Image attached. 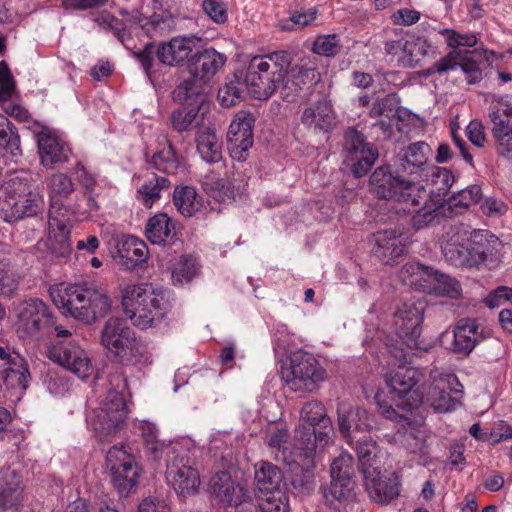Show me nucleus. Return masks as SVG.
<instances>
[{"instance_id":"obj_1","label":"nucleus","mask_w":512,"mask_h":512,"mask_svg":"<svg viewBox=\"0 0 512 512\" xmlns=\"http://www.w3.org/2000/svg\"><path fill=\"white\" fill-rule=\"evenodd\" d=\"M50 296L64 315L84 324L105 317L112 307L107 291L95 283L59 284L50 289Z\"/></svg>"},{"instance_id":"obj_2","label":"nucleus","mask_w":512,"mask_h":512,"mask_svg":"<svg viewBox=\"0 0 512 512\" xmlns=\"http://www.w3.org/2000/svg\"><path fill=\"white\" fill-rule=\"evenodd\" d=\"M121 303L125 315L134 326L148 329L169 313L173 293L152 283L128 284L121 289Z\"/></svg>"},{"instance_id":"obj_3","label":"nucleus","mask_w":512,"mask_h":512,"mask_svg":"<svg viewBox=\"0 0 512 512\" xmlns=\"http://www.w3.org/2000/svg\"><path fill=\"white\" fill-rule=\"evenodd\" d=\"M47 191L50 200L47 246L53 255L64 258L71 253L72 248L68 226L69 210L62 201L75 191V183L66 173L56 172L47 178Z\"/></svg>"},{"instance_id":"obj_4","label":"nucleus","mask_w":512,"mask_h":512,"mask_svg":"<svg viewBox=\"0 0 512 512\" xmlns=\"http://www.w3.org/2000/svg\"><path fill=\"white\" fill-rule=\"evenodd\" d=\"M333 434V425L325 406L318 401H309L300 411V423L295 430L296 448L303 457L307 469L315 466V453L318 448L327 446Z\"/></svg>"},{"instance_id":"obj_5","label":"nucleus","mask_w":512,"mask_h":512,"mask_svg":"<svg viewBox=\"0 0 512 512\" xmlns=\"http://www.w3.org/2000/svg\"><path fill=\"white\" fill-rule=\"evenodd\" d=\"M289 66L290 59L286 52L253 57L245 74L246 89L259 100H267L279 88L283 95L284 77Z\"/></svg>"},{"instance_id":"obj_6","label":"nucleus","mask_w":512,"mask_h":512,"mask_svg":"<svg viewBox=\"0 0 512 512\" xmlns=\"http://www.w3.org/2000/svg\"><path fill=\"white\" fill-rule=\"evenodd\" d=\"M112 389L88 417V423L101 442L109 441L125 425L127 406L124 391L128 390L127 379L122 374H115L110 379Z\"/></svg>"},{"instance_id":"obj_7","label":"nucleus","mask_w":512,"mask_h":512,"mask_svg":"<svg viewBox=\"0 0 512 512\" xmlns=\"http://www.w3.org/2000/svg\"><path fill=\"white\" fill-rule=\"evenodd\" d=\"M442 35L446 36L447 44L452 51L435 63L436 71L442 74L459 66L466 74L469 84L479 82L482 79V71L478 64L481 55L476 50L466 49L476 45V36L459 34L451 29H444Z\"/></svg>"},{"instance_id":"obj_8","label":"nucleus","mask_w":512,"mask_h":512,"mask_svg":"<svg viewBox=\"0 0 512 512\" xmlns=\"http://www.w3.org/2000/svg\"><path fill=\"white\" fill-rule=\"evenodd\" d=\"M95 21L99 26L104 28H110L113 30L114 35L118 40L128 49H130V33H127V29H141L149 37H155L170 32L175 27L174 17L166 12L160 14H153L150 18L142 16L140 13L135 12L122 24L120 27L118 19L111 16L108 13H102Z\"/></svg>"},{"instance_id":"obj_9","label":"nucleus","mask_w":512,"mask_h":512,"mask_svg":"<svg viewBox=\"0 0 512 512\" xmlns=\"http://www.w3.org/2000/svg\"><path fill=\"white\" fill-rule=\"evenodd\" d=\"M174 98L187 106L174 111L171 115L173 128L178 132L188 130L193 122L205 123V114L209 110L207 96L193 81H183L173 92Z\"/></svg>"},{"instance_id":"obj_10","label":"nucleus","mask_w":512,"mask_h":512,"mask_svg":"<svg viewBox=\"0 0 512 512\" xmlns=\"http://www.w3.org/2000/svg\"><path fill=\"white\" fill-rule=\"evenodd\" d=\"M201 39L196 36L173 37L168 42L161 43L157 49L152 43L145 45L144 49L134 52V57L141 63L146 73H149L154 63V55L165 65L174 66L184 63Z\"/></svg>"},{"instance_id":"obj_11","label":"nucleus","mask_w":512,"mask_h":512,"mask_svg":"<svg viewBox=\"0 0 512 512\" xmlns=\"http://www.w3.org/2000/svg\"><path fill=\"white\" fill-rule=\"evenodd\" d=\"M325 375L316 358L302 350L291 354L289 366L282 371L286 385L294 392H313Z\"/></svg>"},{"instance_id":"obj_12","label":"nucleus","mask_w":512,"mask_h":512,"mask_svg":"<svg viewBox=\"0 0 512 512\" xmlns=\"http://www.w3.org/2000/svg\"><path fill=\"white\" fill-rule=\"evenodd\" d=\"M101 344L119 362L133 363L141 355L134 331L119 318H109L101 331Z\"/></svg>"},{"instance_id":"obj_13","label":"nucleus","mask_w":512,"mask_h":512,"mask_svg":"<svg viewBox=\"0 0 512 512\" xmlns=\"http://www.w3.org/2000/svg\"><path fill=\"white\" fill-rule=\"evenodd\" d=\"M421 377L422 374L417 368L404 365L385 375L391 398L398 407L410 410L420 404L422 399L414 388Z\"/></svg>"},{"instance_id":"obj_14","label":"nucleus","mask_w":512,"mask_h":512,"mask_svg":"<svg viewBox=\"0 0 512 512\" xmlns=\"http://www.w3.org/2000/svg\"><path fill=\"white\" fill-rule=\"evenodd\" d=\"M425 309L426 303L423 300L411 299L402 303L394 314L395 331L411 349L421 348L420 336Z\"/></svg>"},{"instance_id":"obj_15","label":"nucleus","mask_w":512,"mask_h":512,"mask_svg":"<svg viewBox=\"0 0 512 512\" xmlns=\"http://www.w3.org/2000/svg\"><path fill=\"white\" fill-rule=\"evenodd\" d=\"M54 316L49 306L40 299L31 298L17 307V327L28 337L41 338L50 333Z\"/></svg>"},{"instance_id":"obj_16","label":"nucleus","mask_w":512,"mask_h":512,"mask_svg":"<svg viewBox=\"0 0 512 512\" xmlns=\"http://www.w3.org/2000/svg\"><path fill=\"white\" fill-rule=\"evenodd\" d=\"M47 356L80 379H86L93 373V365L88 353L75 340L54 341L48 347Z\"/></svg>"},{"instance_id":"obj_17","label":"nucleus","mask_w":512,"mask_h":512,"mask_svg":"<svg viewBox=\"0 0 512 512\" xmlns=\"http://www.w3.org/2000/svg\"><path fill=\"white\" fill-rule=\"evenodd\" d=\"M106 464L111 473V481L121 495H127L135 489L140 470L134 456L123 446H114L107 452Z\"/></svg>"},{"instance_id":"obj_18","label":"nucleus","mask_w":512,"mask_h":512,"mask_svg":"<svg viewBox=\"0 0 512 512\" xmlns=\"http://www.w3.org/2000/svg\"><path fill=\"white\" fill-rule=\"evenodd\" d=\"M344 152L345 161L351 164L356 177L364 176L378 157L377 150L365 141L363 134L353 128L345 133Z\"/></svg>"},{"instance_id":"obj_19","label":"nucleus","mask_w":512,"mask_h":512,"mask_svg":"<svg viewBox=\"0 0 512 512\" xmlns=\"http://www.w3.org/2000/svg\"><path fill=\"white\" fill-rule=\"evenodd\" d=\"M254 122L253 114L247 111H239L234 116L227 132L228 149L233 159L244 160L245 153L252 147Z\"/></svg>"},{"instance_id":"obj_20","label":"nucleus","mask_w":512,"mask_h":512,"mask_svg":"<svg viewBox=\"0 0 512 512\" xmlns=\"http://www.w3.org/2000/svg\"><path fill=\"white\" fill-rule=\"evenodd\" d=\"M166 478L174 490L184 497L197 492L200 486L198 471L189 464V459L178 455L167 459Z\"/></svg>"},{"instance_id":"obj_21","label":"nucleus","mask_w":512,"mask_h":512,"mask_svg":"<svg viewBox=\"0 0 512 512\" xmlns=\"http://www.w3.org/2000/svg\"><path fill=\"white\" fill-rule=\"evenodd\" d=\"M431 385L428 387L427 402L437 412H447L454 406V402L448 390H458L454 385H460L455 374L445 373L438 368L430 371Z\"/></svg>"},{"instance_id":"obj_22","label":"nucleus","mask_w":512,"mask_h":512,"mask_svg":"<svg viewBox=\"0 0 512 512\" xmlns=\"http://www.w3.org/2000/svg\"><path fill=\"white\" fill-rule=\"evenodd\" d=\"M37 143L40 162L45 169H53L69 161L72 153L70 146L52 132L38 133Z\"/></svg>"},{"instance_id":"obj_23","label":"nucleus","mask_w":512,"mask_h":512,"mask_svg":"<svg viewBox=\"0 0 512 512\" xmlns=\"http://www.w3.org/2000/svg\"><path fill=\"white\" fill-rule=\"evenodd\" d=\"M454 340L452 350L464 356L469 355L473 349L489 336V332L477 319H460L453 330Z\"/></svg>"},{"instance_id":"obj_24","label":"nucleus","mask_w":512,"mask_h":512,"mask_svg":"<svg viewBox=\"0 0 512 512\" xmlns=\"http://www.w3.org/2000/svg\"><path fill=\"white\" fill-rule=\"evenodd\" d=\"M44 197L38 191L11 194L5 201V221L14 222L24 217H33L44 209Z\"/></svg>"},{"instance_id":"obj_25","label":"nucleus","mask_w":512,"mask_h":512,"mask_svg":"<svg viewBox=\"0 0 512 512\" xmlns=\"http://www.w3.org/2000/svg\"><path fill=\"white\" fill-rule=\"evenodd\" d=\"M354 486L353 479L332 478L330 485L323 491L325 504L335 512L358 511Z\"/></svg>"},{"instance_id":"obj_26","label":"nucleus","mask_w":512,"mask_h":512,"mask_svg":"<svg viewBox=\"0 0 512 512\" xmlns=\"http://www.w3.org/2000/svg\"><path fill=\"white\" fill-rule=\"evenodd\" d=\"M226 56L213 48L196 53L189 63V71L192 75L186 81H193L202 91L201 82L208 81L223 67Z\"/></svg>"},{"instance_id":"obj_27","label":"nucleus","mask_w":512,"mask_h":512,"mask_svg":"<svg viewBox=\"0 0 512 512\" xmlns=\"http://www.w3.org/2000/svg\"><path fill=\"white\" fill-rule=\"evenodd\" d=\"M364 483L370 498L379 504H387L399 495V480L394 473L385 475L379 470H367Z\"/></svg>"},{"instance_id":"obj_28","label":"nucleus","mask_w":512,"mask_h":512,"mask_svg":"<svg viewBox=\"0 0 512 512\" xmlns=\"http://www.w3.org/2000/svg\"><path fill=\"white\" fill-rule=\"evenodd\" d=\"M440 246L445 259L453 265L474 267L469 237L465 231L451 228L445 234Z\"/></svg>"},{"instance_id":"obj_29","label":"nucleus","mask_w":512,"mask_h":512,"mask_svg":"<svg viewBox=\"0 0 512 512\" xmlns=\"http://www.w3.org/2000/svg\"><path fill=\"white\" fill-rule=\"evenodd\" d=\"M208 491L223 506H238L244 501L243 489L233 481L228 472L214 474L208 483Z\"/></svg>"},{"instance_id":"obj_30","label":"nucleus","mask_w":512,"mask_h":512,"mask_svg":"<svg viewBox=\"0 0 512 512\" xmlns=\"http://www.w3.org/2000/svg\"><path fill=\"white\" fill-rule=\"evenodd\" d=\"M1 378L3 384L0 385V389L4 392V396L11 401H19L31 382L28 364L20 358L18 362H14L11 367L2 372Z\"/></svg>"},{"instance_id":"obj_31","label":"nucleus","mask_w":512,"mask_h":512,"mask_svg":"<svg viewBox=\"0 0 512 512\" xmlns=\"http://www.w3.org/2000/svg\"><path fill=\"white\" fill-rule=\"evenodd\" d=\"M373 252L384 264H392L406 252L405 238L395 230H383L374 234Z\"/></svg>"},{"instance_id":"obj_32","label":"nucleus","mask_w":512,"mask_h":512,"mask_svg":"<svg viewBox=\"0 0 512 512\" xmlns=\"http://www.w3.org/2000/svg\"><path fill=\"white\" fill-rule=\"evenodd\" d=\"M301 122L308 130L314 133L328 132L337 123L332 105L326 100L307 107L302 113Z\"/></svg>"},{"instance_id":"obj_33","label":"nucleus","mask_w":512,"mask_h":512,"mask_svg":"<svg viewBox=\"0 0 512 512\" xmlns=\"http://www.w3.org/2000/svg\"><path fill=\"white\" fill-rule=\"evenodd\" d=\"M195 141L197 151L204 161L217 163L222 159V143L210 124L198 123Z\"/></svg>"},{"instance_id":"obj_34","label":"nucleus","mask_w":512,"mask_h":512,"mask_svg":"<svg viewBox=\"0 0 512 512\" xmlns=\"http://www.w3.org/2000/svg\"><path fill=\"white\" fill-rule=\"evenodd\" d=\"M354 450L358 456L359 465L364 475L367 470H379L386 458V452L382 450L371 437H355Z\"/></svg>"},{"instance_id":"obj_35","label":"nucleus","mask_w":512,"mask_h":512,"mask_svg":"<svg viewBox=\"0 0 512 512\" xmlns=\"http://www.w3.org/2000/svg\"><path fill=\"white\" fill-rule=\"evenodd\" d=\"M289 432L283 423H275L268 426L266 430V444L268 447L275 453V458L281 459L287 464L295 463L300 465L306 472H309L310 469H307L303 465V457L299 456V450L295 447V456L291 460L286 457L284 445L288 442Z\"/></svg>"},{"instance_id":"obj_36","label":"nucleus","mask_w":512,"mask_h":512,"mask_svg":"<svg viewBox=\"0 0 512 512\" xmlns=\"http://www.w3.org/2000/svg\"><path fill=\"white\" fill-rule=\"evenodd\" d=\"M319 74L316 69L307 64L289 66L284 77L283 98L289 99L299 92L305 85L317 82Z\"/></svg>"},{"instance_id":"obj_37","label":"nucleus","mask_w":512,"mask_h":512,"mask_svg":"<svg viewBox=\"0 0 512 512\" xmlns=\"http://www.w3.org/2000/svg\"><path fill=\"white\" fill-rule=\"evenodd\" d=\"M468 237L474 267L484 263L501 247L499 238L485 230L473 231Z\"/></svg>"},{"instance_id":"obj_38","label":"nucleus","mask_w":512,"mask_h":512,"mask_svg":"<svg viewBox=\"0 0 512 512\" xmlns=\"http://www.w3.org/2000/svg\"><path fill=\"white\" fill-rule=\"evenodd\" d=\"M437 273V270L420 263H407L400 270V278L407 285L429 291Z\"/></svg>"},{"instance_id":"obj_39","label":"nucleus","mask_w":512,"mask_h":512,"mask_svg":"<svg viewBox=\"0 0 512 512\" xmlns=\"http://www.w3.org/2000/svg\"><path fill=\"white\" fill-rule=\"evenodd\" d=\"M395 192L393 200L407 207H417L422 202L424 203L429 201L430 198H434V193L428 191L420 183L406 181L404 179H401Z\"/></svg>"},{"instance_id":"obj_40","label":"nucleus","mask_w":512,"mask_h":512,"mask_svg":"<svg viewBox=\"0 0 512 512\" xmlns=\"http://www.w3.org/2000/svg\"><path fill=\"white\" fill-rule=\"evenodd\" d=\"M170 181L164 177L154 173L148 175L144 183L137 191V199L147 208H151L158 201L163 191H167L170 187Z\"/></svg>"},{"instance_id":"obj_41","label":"nucleus","mask_w":512,"mask_h":512,"mask_svg":"<svg viewBox=\"0 0 512 512\" xmlns=\"http://www.w3.org/2000/svg\"><path fill=\"white\" fill-rule=\"evenodd\" d=\"M401 179L394 177L387 168L379 167L370 177V186L377 197L392 200Z\"/></svg>"},{"instance_id":"obj_42","label":"nucleus","mask_w":512,"mask_h":512,"mask_svg":"<svg viewBox=\"0 0 512 512\" xmlns=\"http://www.w3.org/2000/svg\"><path fill=\"white\" fill-rule=\"evenodd\" d=\"M173 203L185 217L195 215L202 206V199L193 186H178L173 192Z\"/></svg>"},{"instance_id":"obj_43","label":"nucleus","mask_w":512,"mask_h":512,"mask_svg":"<svg viewBox=\"0 0 512 512\" xmlns=\"http://www.w3.org/2000/svg\"><path fill=\"white\" fill-rule=\"evenodd\" d=\"M433 441L434 436L424 428L411 430L404 438L405 447L409 452L419 455L423 464L427 463Z\"/></svg>"},{"instance_id":"obj_44","label":"nucleus","mask_w":512,"mask_h":512,"mask_svg":"<svg viewBox=\"0 0 512 512\" xmlns=\"http://www.w3.org/2000/svg\"><path fill=\"white\" fill-rule=\"evenodd\" d=\"M492 129L512 127V98L509 96L494 97L489 108Z\"/></svg>"},{"instance_id":"obj_45","label":"nucleus","mask_w":512,"mask_h":512,"mask_svg":"<svg viewBox=\"0 0 512 512\" xmlns=\"http://www.w3.org/2000/svg\"><path fill=\"white\" fill-rule=\"evenodd\" d=\"M174 226L167 214L160 213L148 220L146 236L152 244H162L173 235Z\"/></svg>"},{"instance_id":"obj_46","label":"nucleus","mask_w":512,"mask_h":512,"mask_svg":"<svg viewBox=\"0 0 512 512\" xmlns=\"http://www.w3.org/2000/svg\"><path fill=\"white\" fill-rule=\"evenodd\" d=\"M170 269L174 285H183L197 275L199 267L195 258L181 255L172 260Z\"/></svg>"},{"instance_id":"obj_47","label":"nucleus","mask_w":512,"mask_h":512,"mask_svg":"<svg viewBox=\"0 0 512 512\" xmlns=\"http://www.w3.org/2000/svg\"><path fill=\"white\" fill-rule=\"evenodd\" d=\"M255 481L260 493L280 491L282 476L280 470L269 462H261L255 470Z\"/></svg>"},{"instance_id":"obj_48","label":"nucleus","mask_w":512,"mask_h":512,"mask_svg":"<svg viewBox=\"0 0 512 512\" xmlns=\"http://www.w3.org/2000/svg\"><path fill=\"white\" fill-rule=\"evenodd\" d=\"M431 48L428 40L423 37H415L411 40H407L406 54L398 58V63L402 67L414 68L419 65L425 57L429 56Z\"/></svg>"},{"instance_id":"obj_49","label":"nucleus","mask_w":512,"mask_h":512,"mask_svg":"<svg viewBox=\"0 0 512 512\" xmlns=\"http://www.w3.org/2000/svg\"><path fill=\"white\" fill-rule=\"evenodd\" d=\"M430 152V146L423 141L409 145L402 158V166L404 170L413 173L415 169L422 168L426 165Z\"/></svg>"},{"instance_id":"obj_50","label":"nucleus","mask_w":512,"mask_h":512,"mask_svg":"<svg viewBox=\"0 0 512 512\" xmlns=\"http://www.w3.org/2000/svg\"><path fill=\"white\" fill-rule=\"evenodd\" d=\"M442 205L441 199H435V197L424 202L423 206L412 217L413 227L419 230L432 225L439 218Z\"/></svg>"},{"instance_id":"obj_51","label":"nucleus","mask_w":512,"mask_h":512,"mask_svg":"<svg viewBox=\"0 0 512 512\" xmlns=\"http://www.w3.org/2000/svg\"><path fill=\"white\" fill-rule=\"evenodd\" d=\"M154 168L167 174H173L179 167V160L171 143L164 141L163 147L154 153L151 159Z\"/></svg>"},{"instance_id":"obj_52","label":"nucleus","mask_w":512,"mask_h":512,"mask_svg":"<svg viewBox=\"0 0 512 512\" xmlns=\"http://www.w3.org/2000/svg\"><path fill=\"white\" fill-rule=\"evenodd\" d=\"M258 508L261 512H288V497L282 491L260 493Z\"/></svg>"},{"instance_id":"obj_53","label":"nucleus","mask_w":512,"mask_h":512,"mask_svg":"<svg viewBox=\"0 0 512 512\" xmlns=\"http://www.w3.org/2000/svg\"><path fill=\"white\" fill-rule=\"evenodd\" d=\"M122 257L131 261L133 266H138L146 262L148 257V248L146 244L135 236H129L123 242L121 251Z\"/></svg>"},{"instance_id":"obj_54","label":"nucleus","mask_w":512,"mask_h":512,"mask_svg":"<svg viewBox=\"0 0 512 512\" xmlns=\"http://www.w3.org/2000/svg\"><path fill=\"white\" fill-rule=\"evenodd\" d=\"M245 85V78L243 81L237 76L229 80L218 91V100L224 107L235 105L241 98Z\"/></svg>"},{"instance_id":"obj_55","label":"nucleus","mask_w":512,"mask_h":512,"mask_svg":"<svg viewBox=\"0 0 512 512\" xmlns=\"http://www.w3.org/2000/svg\"><path fill=\"white\" fill-rule=\"evenodd\" d=\"M482 197V190L478 185H471L449 199V206L453 210L466 209L472 204H476Z\"/></svg>"},{"instance_id":"obj_56","label":"nucleus","mask_w":512,"mask_h":512,"mask_svg":"<svg viewBox=\"0 0 512 512\" xmlns=\"http://www.w3.org/2000/svg\"><path fill=\"white\" fill-rule=\"evenodd\" d=\"M356 411V408L350 407L346 404H340L337 409L338 414V428L343 437L348 443H353L356 436L352 434V426L354 431L357 432V420L351 416Z\"/></svg>"},{"instance_id":"obj_57","label":"nucleus","mask_w":512,"mask_h":512,"mask_svg":"<svg viewBox=\"0 0 512 512\" xmlns=\"http://www.w3.org/2000/svg\"><path fill=\"white\" fill-rule=\"evenodd\" d=\"M429 291L434 292L437 295L448 296L454 299L459 298L461 295L459 282L448 275L440 273L439 271Z\"/></svg>"},{"instance_id":"obj_58","label":"nucleus","mask_w":512,"mask_h":512,"mask_svg":"<svg viewBox=\"0 0 512 512\" xmlns=\"http://www.w3.org/2000/svg\"><path fill=\"white\" fill-rule=\"evenodd\" d=\"M0 148L13 156L21 153L20 137L9 120L0 128Z\"/></svg>"},{"instance_id":"obj_59","label":"nucleus","mask_w":512,"mask_h":512,"mask_svg":"<svg viewBox=\"0 0 512 512\" xmlns=\"http://www.w3.org/2000/svg\"><path fill=\"white\" fill-rule=\"evenodd\" d=\"M398 113V101L395 95H387L382 99H378L373 103L369 115L373 118L384 117L393 119Z\"/></svg>"},{"instance_id":"obj_60","label":"nucleus","mask_w":512,"mask_h":512,"mask_svg":"<svg viewBox=\"0 0 512 512\" xmlns=\"http://www.w3.org/2000/svg\"><path fill=\"white\" fill-rule=\"evenodd\" d=\"M432 182L437 186L435 199H441V204L445 199L446 193L454 182V176L451 171L443 167H433L431 172Z\"/></svg>"},{"instance_id":"obj_61","label":"nucleus","mask_w":512,"mask_h":512,"mask_svg":"<svg viewBox=\"0 0 512 512\" xmlns=\"http://www.w3.org/2000/svg\"><path fill=\"white\" fill-rule=\"evenodd\" d=\"M341 44L336 34L318 36L312 47V51L318 55L333 57L339 53Z\"/></svg>"},{"instance_id":"obj_62","label":"nucleus","mask_w":512,"mask_h":512,"mask_svg":"<svg viewBox=\"0 0 512 512\" xmlns=\"http://www.w3.org/2000/svg\"><path fill=\"white\" fill-rule=\"evenodd\" d=\"M354 459L351 454L342 452L331 464V478L352 479Z\"/></svg>"},{"instance_id":"obj_63","label":"nucleus","mask_w":512,"mask_h":512,"mask_svg":"<svg viewBox=\"0 0 512 512\" xmlns=\"http://www.w3.org/2000/svg\"><path fill=\"white\" fill-rule=\"evenodd\" d=\"M496 142L497 153L507 159H512V127L492 129Z\"/></svg>"},{"instance_id":"obj_64","label":"nucleus","mask_w":512,"mask_h":512,"mask_svg":"<svg viewBox=\"0 0 512 512\" xmlns=\"http://www.w3.org/2000/svg\"><path fill=\"white\" fill-rule=\"evenodd\" d=\"M215 191V197L221 201H234L237 195H240L244 189V185H234L233 183L225 184L222 180H217L211 187Z\"/></svg>"}]
</instances>
